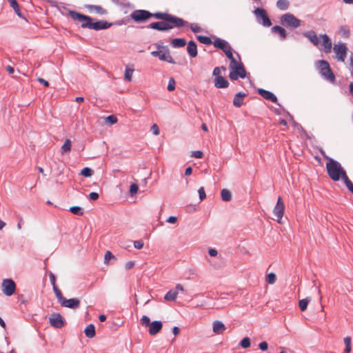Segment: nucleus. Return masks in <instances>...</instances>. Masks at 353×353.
Segmentation results:
<instances>
[{"mask_svg":"<svg viewBox=\"0 0 353 353\" xmlns=\"http://www.w3.org/2000/svg\"><path fill=\"white\" fill-rule=\"evenodd\" d=\"M303 35L319 50L325 53H330L332 50V43L331 39L326 34H321L319 38L314 30H309L303 33Z\"/></svg>","mask_w":353,"mask_h":353,"instance_id":"obj_1","label":"nucleus"},{"mask_svg":"<svg viewBox=\"0 0 353 353\" xmlns=\"http://www.w3.org/2000/svg\"><path fill=\"white\" fill-rule=\"evenodd\" d=\"M327 160L326 170L330 178L334 181H338L341 179H344L347 175L345 170L342 168L341 163L325 155Z\"/></svg>","mask_w":353,"mask_h":353,"instance_id":"obj_2","label":"nucleus"},{"mask_svg":"<svg viewBox=\"0 0 353 353\" xmlns=\"http://www.w3.org/2000/svg\"><path fill=\"white\" fill-rule=\"evenodd\" d=\"M152 17L157 19H161L163 21L172 23V24H174L176 28H181L185 26L188 24V22L184 21L183 19L166 12H159L152 13Z\"/></svg>","mask_w":353,"mask_h":353,"instance_id":"obj_3","label":"nucleus"},{"mask_svg":"<svg viewBox=\"0 0 353 353\" xmlns=\"http://www.w3.org/2000/svg\"><path fill=\"white\" fill-rule=\"evenodd\" d=\"M317 67L319 70L320 74L325 79L332 82L335 80L334 74H333L327 61L325 60L319 61L317 62Z\"/></svg>","mask_w":353,"mask_h":353,"instance_id":"obj_4","label":"nucleus"},{"mask_svg":"<svg viewBox=\"0 0 353 353\" xmlns=\"http://www.w3.org/2000/svg\"><path fill=\"white\" fill-rule=\"evenodd\" d=\"M281 22L283 25L293 28H296L301 25V21L290 13L283 14L281 17Z\"/></svg>","mask_w":353,"mask_h":353,"instance_id":"obj_5","label":"nucleus"},{"mask_svg":"<svg viewBox=\"0 0 353 353\" xmlns=\"http://www.w3.org/2000/svg\"><path fill=\"white\" fill-rule=\"evenodd\" d=\"M130 17L135 22L141 23L152 17V13L145 10H136L130 14Z\"/></svg>","mask_w":353,"mask_h":353,"instance_id":"obj_6","label":"nucleus"},{"mask_svg":"<svg viewBox=\"0 0 353 353\" xmlns=\"http://www.w3.org/2000/svg\"><path fill=\"white\" fill-rule=\"evenodd\" d=\"M151 54L154 57H159L161 61H167L173 64L175 63L167 47H162V50L152 51Z\"/></svg>","mask_w":353,"mask_h":353,"instance_id":"obj_7","label":"nucleus"},{"mask_svg":"<svg viewBox=\"0 0 353 353\" xmlns=\"http://www.w3.org/2000/svg\"><path fill=\"white\" fill-rule=\"evenodd\" d=\"M69 15L73 20L80 22L81 23V28H88V26L85 25L90 23V21H93L90 17L73 10L69 12Z\"/></svg>","mask_w":353,"mask_h":353,"instance_id":"obj_8","label":"nucleus"},{"mask_svg":"<svg viewBox=\"0 0 353 353\" xmlns=\"http://www.w3.org/2000/svg\"><path fill=\"white\" fill-rule=\"evenodd\" d=\"M256 19L259 23H261L263 26L265 27H270L272 25V22L269 19L266 11L263 8H258L254 10Z\"/></svg>","mask_w":353,"mask_h":353,"instance_id":"obj_9","label":"nucleus"},{"mask_svg":"<svg viewBox=\"0 0 353 353\" xmlns=\"http://www.w3.org/2000/svg\"><path fill=\"white\" fill-rule=\"evenodd\" d=\"M2 292L8 296H12L16 290V285L10 279H3L1 283Z\"/></svg>","mask_w":353,"mask_h":353,"instance_id":"obj_10","label":"nucleus"},{"mask_svg":"<svg viewBox=\"0 0 353 353\" xmlns=\"http://www.w3.org/2000/svg\"><path fill=\"white\" fill-rule=\"evenodd\" d=\"M148 28L159 31H167L176 28V26L172 23L162 21L151 23L148 26Z\"/></svg>","mask_w":353,"mask_h":353,"instance_id":"obj_11","label":"nucleus"},{"mask_svg":"<svg viewBox=\"0 0 353 353\" xmlns=\"http://www.w3.org/2000/svg\"><path fill=\"white\" fill-rule=\"evenodd\" d=\"M334 52L337 60L343 62L347 55V48L345 43H340L334 46Z\"/></svg>","mask_w":353,"mask_h":353,"instance_id":"obj_12","label":"nucleus"},{"mask_svg":"<svg viewBox=\"0 0 353 353\" xmlns=\"http://www.w3.org/2000/svg\"><path fill=\"white\" fill-rule=\"evenodd\" d=\"M284 210L285 204L282 201V199L279 196L277 199L276 204L273 210V213L274 216L276 217V221L279 223H281V219L284 214Z\"/></svg>","mask_w":353,"mask_h":353,"instance_id":"obj_13","label":"nucleus"},{"mask_svg":"<svg viewBox=\"0 0 353 353\" xmlns=\"http://www.w3.org/2000/svg\"><path fill=\"white\" fill-rule=\"evenodd\" d=\"M49 323L54 328L60 329L65 325V321L59 313H53L49 318Z\"/></svg>","mask_w":353,"mask_h":353,"instance_id":"obj_14","label":"nucleus"},{"mask_svg":"<svg viewBox=\"0 0 353 353\" xmlns=\"http://www.w3.org/2000/svg\"><path fill=\"white\" fill-rule=\"evenodd\" d=\"M85 26H88V29L100 30L109 28L112 26V23L106 21H97L95 22L91 21L90 23H87Z\"/></svg>","mask_w":353,"mask_h":353,"instance_id":"obj_15","label":"nucleus"},{"mask_svg":"<svg viewBox=\"0 0 353 353\" xmlns=\"http://www.w3.org/2000/svg\"><path fill=\"white\" fill-rule=\"evenodd\" d=\"M213 45L215 48H217L219 49H221L224 52L225 54H226L229 51H232V48L230 43L222 39H220L219 37H216L213 41Z\"/></svg>","mask_w":353,"mask_h":353,"instance_id":"obj_16","label":"nucleus"},{"mask_svg":"<svg viewBox=\"0 0 353 353\" xmlns=\"http://www.w3.org/2000/svg\"><path fill=\"white\" fill-rule=\"evenodd\" d=\"M246 77V71L243 65L234 68L230 71L229 77L231 80H237L239 78L244 79Z\"/></svg>","mask_w":353,"mask_h":353,"instance_id":"obj_17","label":"nucleus"},{"mask_svg":"<svg viewBox=\"0 0 353 353\" xmlns=\"http://www.w3.org/2000/svg\"><path fill=\"white\" fill-rule=\"evenodd\" d=\"M59 303L63 307L74 310L79 308L80 306V301L77 298L67 299L64 297Z\"/></svg>","mask_w":353,"mask_h":353,"instance_id":"obj_18","label":"nucleus"},{"mask_svg":"<svg viewBox=\"0 0 353 353\" xmlns=\"http://www.w3.org/2000/svg\"><path fill=\"white\" fill-rule=\"evenodd\" d=\"M163 324L160 321H152L149 326V334L152 336L156 335L162 329Z\"/></svg>","mask_w":353,"mask_h":353,"instance_id":"obj_19","label":"nucleus"},{"mask_svg":"<svg viewBox=\"0 0 353 353\" xmlns=\"http://www.w3.org/2000/svg\"><path fill=\"white\" fill-rule=\"evenodd\" d=\"M258 93L266 100L270 101L273 103L277 102L276 97L270 91L265 90L262 88H259L258 90Z\"/></svg>","mask_w":353,"mask_h":353,"instance_id":"obj_20","label":"nucleus"},{"mask_svg":"<svg viewBox=\"0 0 353 353\" xmlns=\"http://www.w3.org/2000/svg\"><path fill=\"white\" fill-rule=\"evenodd\" d=\"M214 82V86L217 88H226L229 86V82L222 76L215 77Z\"/></svg>","mask_w":353,"mask_h":353,"instance_id":"obj_21","label":"nucleus"},{"mask_svg":"<svg viewBox=\"0 0 353 353\" xmlns=\"http://www.w3.org/2000/svg\"><path fill=\"white\" fill-rule=\"evenodd\" d=\"M187 51L192 58L197 56V46L194 41H190L188 43Z\"/></svg>","mask_w":353,"mask_h":353,"instance_id":"obj_22","label":"nucleus"},{"mask_svg":"<svg viewBox=\"0 0 353 353\" xmlns=\"http://www.w3.org/2000/svg\"><path fill=\"white\" fill-rule=\"evenodd\" d=\"M225 325L220 321H215L212 324L213 332L216 334H222L225 330Z\"/></svg>","mask_w":353,"mask_h":353,"instance_id":"obj_23","label":"nucleus"},{"mask_svg":"<svg viewBox=\"0 0 353 353\" xmlns=\"http://www.w3.org/2000/svg\"><path fill=\"white\" fill-rule=\"evenodd\" d=\"M245 97H246V94L241 92L236 94L233 99L234 105L237 108L241 107L243 103Z\"/></svg>","mask_w":353,"mask_h":353,"instance_id":"obj_24","label":"nucleus"},{"mask_svg":"<svg viewBox=\"0 0 353 353\" xmlns=\"http://www.w3.org/2000/svg\"><path fill=\"white\" fill-rule=\"evenodd\" d=\"M186 44V41L183 38H176L171 41V45L174 48H182Z\"/></svg>","mask_w":353,"mask_h":353,"instance_id":"obj_25","label":"nucleus"},{"mask_svg":"<svg viewBox=\"0 0 353 353\" xmlns=\"http://www.w3.org/2000/svg\"><path fill=\"white\" fill-rule=\"evenodd\" d=\"M272 32L279 34L282 39H284L286 37L285 30L279 26H273L272 28Z\"/></svg>","mask_w":353,"mask_h":353,"instance_id":"obj_26","label":"nucleus"},{"mask_svg":"<svg viewBox=\"0 0 353 353\" xmlns=\"http://www.w3.org/2000/svg\"><path fill=\"white\" fill-rule=\"evenodd\" d=\"M85 334L88 338L92 339L95 336V327L93 324L88 325L85 330Z\"/></svg>","mask_w":353,"mask_h":353,"instance_id":"obj_27","label":"nucleus"},{"mask_svg":"<svg viewBox=\"0 0 353 353\" xmlns=\"http://www.w3.org/2000/svg\"><path fill=\"white\" fill-rule=\"evenodd\" d=\"M178 295L176 290H171L168 291L164 296V299L168 301H175Z\"/></svg>","mask_w":353,"mask_h":353,"instance_id":"obj_28","label":"nucleus"},{"mask_svg":"<svg viewBox=\"0 0 353 353\" xmlns=\"http://www.w3.org/2000/svg\"><path fill=\"white\" fill-rule=\"evenodd\" d=\"M289 6L290 3L288 0H278L276 2V6L281 10H287Z\"/></svg>","mask_w":353,"mask_h":353,"instance_id":"obj_29","label":"nucleus"},{"mask_svg":"<svg viewBox=\"0 0 353 353\" xmlns=\"http://www.w3.org/2000/svg\"><path fill=\"white\" fill-rule=\"evenodd\" d=\"M221 196L223 201H229L232 199V194L228 189H223L221 192Z\"/></svg>","mask_w":353,"mask_h":353,"instance_id":"obj_30","label":"nucleus"},{"mask_svg":"<svg viewBox=\"0 0 353 353\" xmlns=\"http://www.w3.org/2000/svg\"><path fill=\"white\" fill-rule=\"evenodd\" d=\"M88 8L89 9L90 11L94 10L97 13L99 14H105L106 13V10L100 6L90 5L88 6Z\"/></svg>","mask_w":353,"mask_h":353,"instance_id":"obj_31","label":"nucleus"},{"mask_svg":"<svg viewBox=\"0 0 353 353\" xmlns=\"http://www.w3.org/2000/svg\"><path fill=\"white\" fill-rule=\"evenodd\" d=\"M311 299L310 298H305L303 299H301L299 302V306L300 307V310L301 311H305L307 309L308 303L310 302Z\"/></svg>","mask_w":353,"mask_h":353,"instance_id":"obj_32","label":"nucleus"},{"mask_svg":"<svg viewBox=\"0 0 353 353\" xmlns=\"http://www.w3.org/2000/svg\"><path fill=\"white\" fill-rule=\"evenodd\" d=\"M197 39L198 41L201 43H203V44H205V45H211V44H213V41H212V39L208 37H206V36H202V35H199V36H197Z\"/></svg>","mask_w":353,"mask_h":353,"instance_id":"obj_33","label":"nucleus"},{"mask_svg":"<svg viewBox=\"0 0 353 353\" xmlns=\"http://www.w3.org/2000/svg\"><path fill=\"white\" fill-rule=\"evenodd\" d=\"M71 145H72L71 141L70 139H67L65 141L63 145L61 146V152L65 153V152H68L70 151Z\"/></svg>","mask_w":353,"mask_h":353,"instance_id":"obj_34","label":"nucleus"},{"mask_svg":"<svg viewBox=\"0 0 353 353\" xmlns=\"http://www.w3.org/2000/svg\"><path fill=\"white\" fill-rule=\"evenodd\" d=\"M10 6L13 8L15 13L19 16L21 17V11L19 7V5L16 0H12L10 3Z\"/></svg>","mask_w":353,"mask_h":353,"instance_id":"obj_35","label":"nucleus"},{"mask_svg":"<svg viewBox=\"0 0 353 353\" xmlns=\"http://www.w3.org/2000/svg\"><path fill=\"white\" fill-rule=\"evenodd\" d=\"M344 343L345 345V352L346 353H350L351 352V338L350 336H346L344 338Z\"/></svg>","mask_w":353,"mask_h":353,"instance_id":"obj_36","label":"nucleus"},{"mask_svg":"<svg viewBox=\"0 0 353 353\" xmlns=\"http://www.w3.org/2000/svg\"><path fill=\"white\" fill-rule=\"evenodd\" d=\"M52 288L58 301L60 303L63 299L64 296H63L61 290L58 288L57 285L52 287Z\"/></svg>","mask_w":353,"mask_h":353,"instance_id":"obj_37","label":"nucleus"},{"mask_svg":"<svg viewBox=\"0 0 353 353\" xmlns=\"http://www.w3.org/2000/svg\"><path fill=\"white\" fill-rule=\"evenodd\" d=\"M69 210L70 212L76 215L81 216L83 214L82 209L79 206H72Z\"/></svg>","mask_w":353,"mask_h":353,"instance_id":"obj_38","label":"nucleus"},{"mask_svg":"<svg viewBox=\"0 0 353 353\" xmlns=\"http://www.w3.org/2000/svg\"><path fill=\"white\" fill-rule=\"evenodd\" d=\"M93 172L91 168L85 167L81 170V174L85 177H90L92 175Z\"/></svg>","mask_w":353,"mask_h":353,"instance_id":"obj_39","label":"nucleus"},{"mask_svg":"<svg viewBox=\"0 0 353 353\" xmlns=\"http://www.w3.org/2000/svg\"><path fill=\"white\" fill-rule=\"evenodd\" d=\"M240 345L241 346L243 347V348H248L249 347H250V339L249 337H245L243 338L241 342H240Z\"/></svg>","mask_w":353,"mask_h":353,"instance_id":"obj_40","label":"nucleus"},{"mask_svg":"<svg viewBox=\"0 0 353 353\" xmlns=\"http://www.w3.org/2000/svg\"><path fill=\"white\" fill-rule=\"evenodd\" d=\"M343 181L345 184L347 188L353 194V183L349 179L348 176H347L344 179H343Z\"/></svg>","mask_w":353,"mask_h":353,"instance_id":"obj_41","label":"nucleus"},{"mask_svg":"<svg viewBox=\"0 0 353 353\" xmlns=\"http://www.w3.org/2000/svg\"><path fill=\"white\" fill-rule=\"evenodd\" d=\"M133 72H134V69H130L128 68L125 69L124 76H125V79L127 81H132Z\"/></svg>","mask_w":353,"mask_h":353,"instance_id":"obj_42","label":"nucleus"},{"mask_svg":"<svg viewBox=\"0 0 353 353\" xmlns=\"http://www.w3.org/2000/svg\"><path fill=\"white\" fill-rule=\"evenodd\" d=\"M266 281L270 284H273L276 281V275L274 273H269L266 276Z\"/></svg>","mask_w":353,"mask_h":353,"instance_id":"obj_43","label":"nucleus"},{"mask_svg":"<svg viewBox=\"0 0 353 353\" xmlns=\"http://www.w3.org/2000/svg\"><path fill=\"white\" fill-rule=\"evenodd\" d=\"M340 34L344 37H349L350 30L346 26H341L339 30Z\"/></svg>","mask_w":353,"mask_h":353,"instance_id":"obj_44","label":"nucleus"},{"mask_svg":"<svg viewBox=\"0 0 353 353\" xmlns=\"http://www.w3.org/2000/svg\"><path fill=\"white\" fill-rule=\"evenodd\" d=\"M242 65H243L241 62L238 61L236 59L232 60V61H230V66H229L230 71L233 70L234 68L241 67Z\"/></svg>","mask_w":353,"mask_h":353,"instance_id":"obj_45","label":"nucleus"},{"mask_svg":"<svg viewBox=\"0 0 353 353\" xmlns=\"http://www.w3.org/2000/svg\"><path fill=\"white\" fill-rule=\"evenodd\" d=\"M140 321H141V325L143 326H145V327L150 326L151 324L150 318L145 315H143L141 317Z\"/></svg>","mask_w":353,"mask_h":353,"instance_id":"obj_46","label":"nucleus"},{"mask_svg":"<svg viewBox=\"0 0 353 353\" xmlns=\"http://www.w3.org/2000/svg\"><path fill=\"white\" fill-rule=\"evenodd\" d=\"M111 259H115V256L110 251H107L104 255V263L108 264Z\"/></svg>","mask_w":353,"mask_h":353,"instance_id":"obj_47","label":"nucleus"},{"mask_svg":"<svg viewBox=\"0 0 353 353\" xmlns=\"http://www.w3.org/2000/svg\"><path fill=\"white\" fill-rule=\"evenodd\" d=\"M176 82L173 78H170L168 85V90L169 91H173L175 90Z\"/></svg>","mask_w":353,"mask_h":353,"instance_id":"obj_48","label":"nucleus"},{"mask_svg":"<svg viewBox=\"0 0 353 353\" xmlns=\"http://www.w3.org/2000/svg\"><path fill=\"white\" fill-rule=\"evenodd\" d=\"M190 29L194 33L201 32V28L196 23L190 24Z\"/></svg>","mask_w":353,"mask_h":353,"instance_id":"obj_49","label":"nucleus"},{"mask_svg":"<svg viewBox=\"0 0 353 353\" xmlns=\"http://www.w3.org/2000/svg\"><path fill=\"white\" fill-rule=\"evenodd\" d=\"M198 193L201 201H203L206 198V194L203 187H201L198 190Z\"/></svg>","mask_w":353,"mask_h":353,"instance_id":"obj_50","label":"nucleus"},{"mask_svg":"<svg viewBox=\"0 0 353 353\" xmlns=\"http://www.w3.org/2000/svg\"><path fill=\"white\" fill-rule=\"evenodd\" d=\"M139 189L138 185L137 183H132L130 187V192L132 195L134 194L137 192Z\"/></svg>","mask_w":353,"mask_h":353,"instance_id":"obj_51","label":"nucleus"},{"mask_svg":"<svg viewBox=\"0 0 353 353\" xmlns=\"http://www.w3.org/2000/svg\"><path fill=\"white\" fill-rule=\"evenodd\" d=\"M143 241L142 240H138L134 241V247L137 250H141L143 247Z\"/></svg>","mask_w":353,"mask_h":353,"instance_id":"obj_52","label":"nucleus"},{"mask_svg":"<svg viewBox=\"0 0 353 353\" xmlns=\"http://www.w3.org/2000/svg\"><path fill=\"white\" fill-rule=\"evenodd\" d=\"M106 121L111 124H114L117 122V118L114 115H109L106 117Z\"/></svg>","mask_w":353,"mask_h":353,"instance_id":"obj_53","label":"nucleus"},{"mask_svg":"<svg viewBox=\"0 0 353 353\" xmlns=\"http://www.w3.org/2000/svg\"><path fill=\"white\" fill-rule=\"evenodd\" d=\"M259 347L262 351H266L268 349V344L266 341H262L259 344Z\"/></svg>","mask_w":353,"mask_h":353,"instance_id":"obj_54","label":"nucleus"},{"mask_svg":"<svg viewBox=\"0 0 353 353\" xmlns=\"http://www.w3.org/2000/svg\"><path fill=\"white\" fill-rule=\"evenodd\" d=\"M191 157L196 159H201L203 157V152L200 150L194 151L192 152Z\"/></svg>","mask_w":353,"mask_h":353,"instance_id":"obj_55","label":"nucleus"},{"mask_svg":"<svg viewBox=\"0 0 353 353\" xmlns=\"http://www.w3.org/2000/svg\"><path fill=\"white\" fill-rule=\"evenodd\" d=\"M151 130L154 135L159 134V128L157 124H153L151 127Z\"/></svg>","mask_w":353,"mask_h":353,"instance_id":"obj_56","label":"nucleus"},{"mask_svg":"<svg viewBox=\"0 0 353 353\" xmlns=\"http://www.w3.org/2000/svg\"><path fill=\"white\" fill-rule=\"evenodd\" d=\"M49 277H50V283H51L52 287L57 285H56V278H55V276L54 275V274L52 272H50Z\"/></svg>","mask_w":353,"mask_h":353,"instance_id":"obj_57","label":"nucleus"},{"mask_svg":"<svg viewBox=\"0 0 353 353\" xmlns=\"http://www.w3.org/2000/svg\"><path fill=\"white\" fill-rule=\"evenodd\" d=\"M99 194L97 192H92L91 193H90L89 194V198L91 199V200H97L99 199Z\"/></svg>","mask_w":353,"mask_h":353,"instance_id":"obj_58","label":"nucleus"},{"mask_svg":"<svg viewBox=\"0 0 353 353\" xmlns=\"http://www.w3.org/2000/svg\"><path fill=\"white\" fill-rule=\"evenodd\" d=\"M177 221V218L176 216H171L170 217H168L166 220V221L169 223H172V224H174Z\"/></svg>","mask_w":353,"mask_h":353,"instance_id":"obj_59","label":"nucleus"},{"mask_svg":"<svg viewBox=\"0 0 353 353\" xmlns=\"http://www.w3.org/2000/svg\"><path fill=\"white\" fill-rule=\"evenodd\" d=\"M221 68L215 67L213 70V75L216 77H221Z\"/></svg>","mask_w":353,"mask_h":353,"instance_id":"obj_60","label":"nucleus"},{"mask_svg":"<svg viewBox=\"0 0 353 353\" xmlns=\"http://www.w3.org/2000/svg\"><path fill=\"white\" fill-rule=\"evenodd\" d=\"M134 265V263L133 261H128L125 264V268L126 270L132 269Z\"/></svg>","mask_w":353,"mask_h":353,"instance_id":"obj_61","label":"nucleus"},{"mask_svg":"<svg viewBox=\"0 0 353 353\" xmlns=\"http://www.w3.org/2000/svg\"><path fill=\"white\" fill-rule=\"evenodd\" d=\"M208 253L211 256H216L218 254L217 250L214 248L209 249Z\"/></svg>","mask_w":353,"mask_h":353,"instance_id":"obj_62","label":"nucleus"},{"mask_svg":"<svg viewBox=\"0 0 353 353\" xmlns=\"http://www.w3.org/2000/svg\"><path fill=\"white\" fill-rule=\"evenodd\" d=\"M226 57L228 58V59L232 61V60H234L235 58L233 56L232 51H229L225 54Z\"/></svg>","mask_w":353,"mask_h":353,"instance_id":"obj_63","label":"nucleus"},{"mask_svg":"<svg viewBox=\"0 0 353 353\" xmlns=\"http://www.w3.org/2000/svg\"><path fill=\"white\" fill-rule=\"evenodd\" d=\"M38 81L40 82L41 83H42L46 87H48L49 86V83L46 80L43 79V78H39L38 79Z\"/></svg>","mask_w":353,"mask_h":353,"instance_id":"obj_64","label":"nucleus"}]
</instances>
